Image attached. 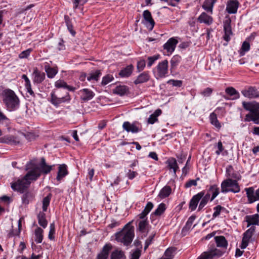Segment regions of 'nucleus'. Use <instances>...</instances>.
<instances>
[{
	"mask_svg": "<svg viewBox=\"0 0 259 259\" xmlns=\"http://www.w3.org/2000/svg\"><path fill=\"white\" fill-rule=\"evenodd\" d=\"M33 82L36 83H41L46 77V75L44 72L39 71L37 68H35L33 72Z\"/></svg>",
	"mask_w": 259,
	"mask_h": 259,
	"instance_id": "20",
	"label": "nucleus"
},
{
	"mask_svg": "<svg viewBox=\"0 0 259 259\" xmlns=\"http://www.w3.org/2000/svg\"><path fill=\"white\" fill-rule=\"evenodd\" d=\"M55 233V226L54 223H52L50 226V231L48 237L50 240H54L55 238L54 234Z\"/></svg>",
	"mask_w": 259,
	"mask_h": 259,
	"instance_id": "51",
	"label": "nucleus"
},
{
	"mask_svg": "<svg viewBox=\"0 0 259 259\" xmlns=\"http://www.w3.org/2000/svg\"><path fill=\"white\" fill-rule=\"evenodd\" d=\"M171 189L169 186H166L160 191L158 196L160 198H164L168 197L171 193Z\"/></svg>",
	"mask_w": 259,
	"mask_h": 259,
	"instance_id": "38",
	"label": "nucleus"
},
{
	"mask_svg": "<svg viewBox=\"0 0 259 259\" xmlns=\"http://www.w3.org/2000/svg\"><path fill=\"white\" fill-rule=\"evenodd\" d=\"M212 92V90L210 88L205 89L202 92L201 94L204 97L209 96Z\"/></svg>",
	"mask_w": 259,
	"mask_h": 259,
	"instance_id": "63",
	"label": "nucleus"
},
{
	"mask_svg": "<svg viewBox=\"0 0 259 259\" xmlns=\"http://www.w3.org/2000/svg\"><path fill=\"white\" fill-rule=\"evenodd\" d=\"M223 251L218 249L214 246L210 247L207 251L203 252L198 259H212L214 256H220Z\"/></svg>",
	"mask_w": 259,
	"mask_h": 259,
	"instance_id": "8",
	"label": "nucleus"
},
{
	"mask_svg": "<svg viewBox=\"0 0 259 259\" xmlns=\"http://www.w3.org/2000/svg\"><path fill=\"white\" fill-rule=\"evenodd\" d=\"M231 20L229 16L226 17L225 20L223 22L224 31L225 35L224 39L229 41L230 40V36L233 35L232 28L231 26Z\"/></svg>",
	"mask_w": 259,
	"mask_h": 259,
	"instance_id": "9",
	"label": "nucleus"
},
{
	"mask_svg": "<svg viewBox=\"0 0 259 259\" xmlns=\"http://www.w3.org/2000/svg\"><path fill=\"white\" fill-rule=\"evenodd\" d=\"M198 20L200 23H203L208 25H210L213 22L212 17L204 12L199 16Z\"/></svg>",
	"mask_w": 259,
	"mask_h": 259,
	"instance_id": "26",
	"label": "nucleus"
},
{
	"mask_svg": "<svg viewBox=\"0 0 259 259\" xmlns=\"http://www.w3.org/2000/svg\"><path fill=\"white\" fill-rule=\"evenodd\" d=\"M81 93L80 99L83 101L91 100L95 96V94L88 89H83L80 91Z\"/></svg>",
	"mask_w": 259,
	"mask_h": 259,
	"instance_id": "21",
	"label": "nucleus"
},
{
	"mask_svg": "<svg viewBox=\"0 0 259 259\" xmlns=\"http://www.w3.org/2000/svg\"><path fill=\"white\" fill-rule=\"evenodd\" d=\"M245 219L247 223V227L251 225H256L258 224L259 215L258 214L246 215Z\"/></svg>",
	"mask_w": 259,
	"mask_h": 259,
	"instance_id": "25",
	"label": "nucleus"
},
{
	"mask_svg": "<svg viewBox=\"0 0 259 259\" xmlns=\"http://www.w3.org/2000/svg\"><path fill=\"white\" fill-rule=\"evenodd\" d=\"M3 101L9 111L17 110L20 104V101L15 92L10 89H6L2 92Z\"/></svg>",
	"mask_w": 259,
	"mask_h": 259,
	"instance_id": "2",
	"label": "nucleus"
},
{
	"mask_svg": "<svg viewBox=\"0 0 259 259\" xmlns=\"http://www.w3.org/2000/svg\"><path fill=\"white\" fill-rule=\"evenodd\" d=\"M38 222L40 226L45 228L48 225V222L46 219V214L44 211L39 212L37 215Z\"/></svg>",
	"mask_w": 259,
	"mask_h": 259,
	"instance_id": "33",
	"label": "nucleus"
},
{
	"mask_svg": "<svg viewBox=\"0 0 259 259\" xmlns=\"http://www.w3.org/2000/svg\"><path fill=\"white\" fill-rule=\"evenodd\" d=\"M31 49H28L25 51L22 52L19 55L20 58H27L30 54L31 52Z\"/></svg>",
	"mask_w": 259,
	"mask_h": 259,
	"instance_id": "61",
	"label": "nucleus"
},
{
	"mask_svg": "<svg viewBox=\"0 0 259 259\" xmlns=\"http://www.w3.org/2000/svg\"><path fill=\"white\" fill-rule=\"evenodd\" d=\"M250 44L247 40L244 41L241 46L239 54L241 56L244 55L245 53L250 50Z\"/></svg>",
	"mask_w": 259,
	"mask_h": 259,
	"instance_id": "45",
	"label": "nucleus"
},
{
	"mask_svg": "<svg viewBox=\"0 0 259 259\" xmlns=\"http://www.w3.org/2000/svg\"><path fill=\"white\" fill-rule=\"evenodd\" d=\"M114 79V77L112 75L110 74H107L104 77H103L102 81V84L103 85H105L112 81Z\"/></svg>",
	"mask_w": 259,
	"mask_h": 259,
	"instance_id": "53",
	"label": "nucleus"
},
{
	"mask_svg": "<svg viewBox=\"0 0 259 259\" xmlns=\"http://www.w3.org/2000/svg\"><path fill=\"white\" fill-rule=\"evenodd\" d=\"M176 249L174 247L168 248L166 250L164 255L160 259H172L174 256Z\"/></svg>",
	"mask_w": 259,
	"mask_h": 259,
	"instance_id": "42",
	"label": "nucleus"
},
{
	"mask_svg": "<svg viewBox=\"0 0 259 259\" xmlns=\"http://www.w3.org/2000/svg\"><path fill=\"white\" fill-rule=\"evenodd\" d=\"M225 91L229 96L233 97L232 99H237L240 97L239 93L233 87L226 88Z\"/></svg>",
	"mask_w": 259,
	"mask_h": 259,
	"instance_id": "37",
	"label": "nucleus"
},
{
	"mask_svg": "<svg viewBox=\"0 0 259 259\" xmlns=\"http://www.w3.org/2000/svg\"><path fill=\"white\" fill-rule=\"evenodd\" d=\"M242 95L248 98L252 99L259 97V92L254 87H250L241 91Z\"/></svg>",
	"mask_w": 259,
	"mask_h": 259,
	"instance_id": "11",
	"label": "nucleus"
},
{
	"mask_svg": "<svg viewBox=\"0 0 259 259\" xmlns=\"http://www.w3.org/2000/svg\"><path fill=\"white\" fill-rule=\"evenodd\" d=\"M150 75L147 71H144L140 73L134 80V83L137 85L147 82L150 79Z\"/></svg>",
	"mask_w": 259,
	"mask_h": 259,
	"instance_id": "17",
	"label": "nucleus"
},
{
	"mask_svg": "<svg viewBox=\"0 0 259 259\" xmlns=\"http://www.w3.org/2000/svg\"><path fill=\"white\" fill-rule=\"evenodd\" d=\"M45 69L47 73L48 77L50 78H53L58 73L57 69L55 68L51 67L48 65H45Z\"/></svg>",
	"mask_w": 259,
	"mask_h": 259,
	"instance_id": "35",
	"label": "nucleus"
},
{
	"mask_svg": "<svg viewBox=\"0 0 259 259\" xmlns=\"http://www.w3.org/2000/svg\"><path fill=\"white\" fill-rule=\"evenodd\" d=\"M180 57L178 56H174L170 60V69L175 68L180 62Z\"/></svg>",
	"mask_w": 259,
	"mask_h": 259,
	"instance_id": "52",
	"label": "nucleus"
},
{
	"mask_svg": "<svg viewBox=\"0 0 259 259\" xmlns=\"http://www.w3.org/2000/svg\"><path fill=\"white\" fill-rule=\"evenodd\" d=\"M178 42V41L176 39L173 37L170 38L164 45L163 48L166 50L168 53L171 54L172 52L174 51Z\"/></svg>",
	"mask_w": 259,
	"mask_h": 259,
	"instance_id": "15",
	"label": "nucleus"
},
{
	"mask_svg": "<svg viewBox=\"0 0 259 259\" xmlns=\"http://www.w3.org/2000/svg\"><path fill=\"white\" fill-rule=\"evenodd\" d=\"M201 200L198 206V210H201L204 206L207 204L209 200L210 199V194L209 193H207L206 194L204 193V196L201 198Z\"/></svg>",
	"mask_w": 259,
	"mask_h": 259,
	"instance_id": "43",
	"label": "nucleus"
},
{
	"mask_svg": "<svg viewBox=\"0 0 259 259\" xmlns=\"http://www.w3.org/2000/svg\"><path fill=\"white\" fill-rule=\"evenodd\" d=\"M55 85L57 88H63L67 89L70 91H74L75 90V88L68 85L66 82L61 79L56 81L55 83Z\"/></svg>",
	"mask_w": 259,
	"mask_h": 259,
	"instance_id": "31",
	"label": "nucleus"
},
{
	"mask_svg": "<svg viewBox=\"0 0 259 259\" xmlns=\"http://www.w3.org/2000/svg\"><path fill=\"white\" fill-rule=\"evenodd\" d=\"M70 97L68 92H65L63 96L58 97L56 94L55 91H52L51 93V97L50 102L55 106L58 107L60 104L69 102L70 100Z\"/></svg>",
	"mask_w": 259,
	"mask_h": 259,
	"instance_id": "6",
	"label": "nucleus"
},
{
	"mask_svg": "<svg viewBox=\"0 0 259 259\" xmlns=\"http://www.w3.org/2000/svg\"><path fill=\"white\" fill-rule=\"evenodd\" d=\"M246 117L249 121H252L255 124H259V111L254 113L248 114Z\"/></svg>",
	"mask_w": 259,
	"mask_h": 259,
	"instance_id": "40",
	"label": "nucleus"
},
{
	"mask_svg": "<svg viewBox=\"0 0 259 259\" xmlns=\"http://www.w3.org/2000/svg\"><path fill=\"white\" fill-rule=\"evenodd\" d=\"M195 218V216L194 215H192L189 218L186 225L182 229V232H184L185 231H187L191 228Z\"/></svg>",
	"mask_w": 259,
	"mask_h": 259,
	"instance_id": "48",
	"label": "nucleus"
},
{
	"mask_svg": "<svg viewBox=\"0 0 259 259\" xmlns=\"http://www.w3.org/2000/svg\"><path fill=\"white\" fill-rule=\"evenodd\" d=\"M215 242L218 247L221 248L219 249L223 251V253L226 251L228 246V242L225 237L223 236H218L214 237Z\"/></svg>",
	"mask_w": 259,
	"mask_h": 259,
	"instance_id": "14",
	"label": "nucleus"
},
{
	"mask_svg": "<svg viewBox=\"0 0 259 259\" xmlns=\"http://www.w3.org/2000/svg\"><path fill=\"white\" fill-rule=\"evenodd\" d=\"M143 17L147 23L149 24L150 28L152 29L154 26L155 22L153 19L151 14L148 10H145L143 14Z\"/></svg>",
	"mask_w": 259,
	"mask_h": 259,
	"instance_id": "27",
	"label": "nucleus"
},
{
	"mask_svg": "<svg viewBox=\"0 0 259 259\" xmlns=\"http://www.w3.org/2000/svg\"><path fill=\"white\" fill-rule=\"evenodd\" d=\"M52 195L49 194L48 196L45 197L42 200V210L45 212L47 210L48 207L49 206L51 199Z\"/></svg>",
	"mask_w": 259,
	"mask_h": 259,
	"instance_id": "47",
	"label": "nucleus"
},
{
	"mask_svg": "<svg viewBox=\"0 0 259 259\" xmlns=\"http://www.w3.org/2000/svg\"><path fill=\"white\" fill-rule=\"evenodd\" d=\"M52 166L46 164L44 158H42L39 165H38L32 162H29L26 165V169L29 170L32 176V180L35 181L39 178L41 174H47L52 170Z\"/></svg>",
	"mask_w": 259,
	"mask_h": 259,
	"instance_id": "1",
	"label": "nucleus"
},
{
	"mask_svg": "<svg viewBox=\"0 0 259 259\" xmlns=\"http://www.w3.org/2000/svg\"><path fill=\"white\" fill-rule=\"evenodd\" d=\"M32 176L31 173L28 170V172L22 179H19L15 182L11 183V188L14 191H17L20 193H23L24 190L27 189L30 184V181Z\"/></svg>",
	"mask_w": 259,
	"mask_h": 259,
	"instance_id": "4",
	"label": "nucleus"
},
{
	"mask_svg": "<svg viewBox=\"0 0 259 259\" xmlns=\"http://www.w3.org/2000/svg\"><path fill=\"white\" fill-rule=\"evenodd\" d=\"M199 179L197 178L196 180H191L187 182L185 184V187L189 188L192 186H196L197 185V181L199 180Z\"/></svg>",
	"mask_w": 259,
	"mask_h": 259,
	"instance_id": "62",
	"label": "nucleus"
},
{
	"mask_svg": "<svg viewBox=\"0 0 259 259\" xmlns=\"http://www.w3.org/2000/svg\"><path fill=\"white\" fill-rule=\"evenodd\" d=\"M126 257L123 251L116 249L111 254V259H125Z\"/></svg>",
	"mask_w": 259,
	"mask_h": 259,
	"instance_id": "36",
	"label": "nucleus"
},
{
	"mask_svg": "<svg viewBox=\"0 0 259 259\" xmlns=\"http://www.w3.org/2000/svg\"><path fill=\"white\" fill-rule=\"evenodd\" d=\"M246 192V196L247 197L248 201L249 203H252L256 201L255 197V192L253 187L246 188L244 189Z\"/></svg>",
	"mask_w": 259,
	"mask_h": 259,
	"instance_id": "22",
	"label": "nucleus"
},
{
	"mask_svg": "<svg viewBox=\"0 0 259 259\" xmlns=\"http://www.w3.org/2000/svg\"><path fill=\"white\" fill-rule=\"evenodd\" d=\"M219 188L215 185H212L210 187L209 189L208 190L207 193H209L211 194V197L210 198V201H212L219 194L220 192Z\"/></svg>",
	"mask_w": 259,
	"mask_h": 259,
	"instance_id": "34",
	"label": "nucleus"
},
{
	"mask_svg": "<svg viewBox=\"0 0 259 259\" xmlns=\"http://www.w3.org/2000/svg\"><path fill=\"white\" fill-rule=\"evenodd\" d=\"M232 169H233L232 166L231 165H230L227 168L226 171H227V174L228 176L230 177L233 178L235 179H237L239 180L240 178L239 177H238L237 176V175L230 173V170Z\"/></svg>",
	"mask_w": 259,
	"mask_h": 259,
	"instance_id": "64",
	"label": "nucleus"
},
{
	"mask_svg": "<svg viewBox=\"0 0 259 259\" xmlns=\"http://www.w3.org/2000/svg\"><path fill=\"white\" fill-rule=\"evenodd\" d=\"M138 175V173L136 171H132L129 169L126 173V176L130 180H132L135 178Z\"/></svg>",
	"mask_w": 259,
	"mask_h": 259,
	"instance_id": "59",
	"label": "nucleus"
},
{
	"mask_svg": "<svg viewBox=\"0 0 259 259\" xmlns=\"http://www.w3.org/2000/svg\"><path fill=\"white\" fill-rule=\"evenodd\" d=\"M223 208V207H222L220 205H217V206H215L214 208V212L213 213V217H216L218 216L220 214L221 211V210Z\"/></svg>",
	"mask_w": 259,
	"mask_h": 259,
	"instance_id": "60",
	"label": "nucleus"
},
{
	"mask_svg": "<svg viewBox=\"0 0 259 259\" xmlns=\"http://www.w3.org/2000/svg\"><path fill=\"white\" fill-rule=\"evenodd\" d=\"M240 191V188L236 180L227 179L221 184V192L222 193L232 192L236 193Z\"/></svg>",
	"mask_w": 259,
	"mask_h": 259,
	"instance_id": "5",
	"label": "nucleus"
},
{
	"mask_svg": "<svg viewBox=\"0 0 259 259\" xmlns=\"http://www.w3.org/2000/svg\"><path fill=\"white\" fill-rule=\"evenodd\" d=\"M112 248L111 244H106L102 248V251L97 256V259H107L110 251Z\"/></svg>",
	"mask_w": 259,
	"mask_h": 259,
	"instance_id": "18",
	"label": "nucleus"
},
{
	"mask_svg": "<svg viewBox=\"0 0 259 259\" xmlns=\"http://www.w3.org/2000/svg\"><path fill=\"white\" fill-rule=\"evenodd\" d=\"M43 230L40 228H37L35 231V241L38 243H41L43 239Z\"/></svg>",
	"mask_w": 259,
	"mask_h": 259,
	"instance_id": "44",
	"label": "nucleus"
},
{
	"mask_svg": "<svg viewBox=\"0 0 259 259\" xmlns=\"http://www.w3.org/2000/svg\"><path fill=\"white\" fill-rule=\"evenodd\" d=\"M122 127L128 133H137L140 131L139 127L135 123H131L128 121L124 122Z\"/></svg>",
	"mask_w": 259,
	"mask_h": 259,
	"instance_id": "19",
	"label": "nucleus"
},
{
	"mask_svg": "<svg viewBox=\"0 0 259 259\" xmlns=\"http://www.w3.org/2000/svg\"><path fill=\"white\" fill-rule=\"evenodd\" d=\"M141 255V251L139 249H137L132 252L130 259H139Z\"/></svg>",
	"mask_w": 259,
	"mask_h": 259,
	"instance_id": "57",
	"label": "nucleus"
},
{
	"mask_svg": "<svg viewBox=\"0 0 259 259\" xmlns=\"http://www.w3.org/2000/svg\"><path fill=\"white\" fill-rule=\"evenodd\" d=\"M168 62L167 60L160 62L156 67V78H164L166 76L168 71Z\"/></svg>",
	"mask_w": 259,
	"mask_h": 259,
	"instance_id": "7",
	"label": "nucleus"
},
{
	"mask_svg": "<svg viewBox=\"0 0 259 259\" xmlns=\"http://www.w3.org/2000/svg\"><path fill=\"white\" fill-rule=\"evenodd\" d=\"M239 3L236 0H230L228 2L226 11L229 14H235L238 8Z\"/></svg>",
	"mask_w": 259,
	"mask_h": 259,
	"instance_id": "16",
	"label": "nucleus"
},
{
	"mask_svg": "<svg viewBox=\"0 0 259 259\" xmlns=\"http://www.w3.org/2000/svg\"><path fill=\"white\" fill-rule=\"evenodd\" d=\"M167 83L175 87H180L182 85V81L181 80L170 79L167 81Z\"/></svg>",
	"mask_w": 259,
	"mask_h": 259,
	"instance_id": "56",
	"label": "nucleus"
},
{
	"mask_svg": "<svg viewBox=\"0 0 259 259\" xmlns=\"http://www.w3.org/2000/svg\"><path fill=\"white\" fill-rule=\"evenodd\" d=\"M255 230V227L254 226H252L244 233L242 243L240 246V247L242 249H244L248 246L249 241L254 233Z\"/></svg>",
	"mask_w": 259,
	"mask_h": 259,
	"instance_id": "10",
	"label": "nucleus"
},
{
	"mask_svg": "<svg viewBox=\"0 0 259 259\" xmlns=\"http://www.w3.org/2000/svg\"><path fill=\"white\" fill-rule=\"evenodd\" d=\"M161 110L159 109L156 110L148 118V122L150 124H153L157 121V117L161 114Z\"/></svg>",
	"mask_w": 259,
	"mask_h": 259,
	"instance_id": "39",
	"label": "nucleus"
},
{
	"mask_svg": "<svg viewBox=\"0 0 259 259\" xmlns=\"http://www.w3.org/2000/svg\"><path fill=\"white\" fill-rule=\"evenodd\" d=\"M138 229L141 233H147L148 232V222L146 219L139 222Z\"/></svg>",
	"mask_w": 259,
	"mask_h": 259,
	"instance_id": "28",
	"label": "nucleus"
},
{
	"mask_svg": "<svg viewBox=\"0 0 259 259\" xmlns=\"http://www.w3.org/2000/svg\"><path fill=\"white\" fill-rule=\"evenodd\" d=\"M130 224L131 223L127 224L122 230L115 234L116 240L126 246L131 243L135 236L134 228Z\"/></svg>",
	"mask_w": 259,
	"mask_h": 259,
	"instance_id": "3",
	"label": "nucleus"
},
{
	"mask_svg": "<svg viewBox=\"0 0 259 259\" xmlns=\"http://www.w3.org/2000/svg\"><path fill=\"white\" fill-rule=\"evenodd\" d=\"M146 66V62L144 60L142 59L139 60L137 62V69L139 72L143 71L145 67Z\"/></svg>",
	"mask_w": 259,
	"mask_h": 259,
	"instance_id": "54",
	"label": "nucleus"
},
{
	"mask_svg": "<svg viewBox=\"0 0 259 259\" xmlns=\"http://www.w3.org/2000/svg\"><path fill=\"white\" fill-rule=\"evenodd\" d=\"M168 166L169 169H172L175 174H176L177 170L179 167L176 159L171 158L167 161Z\"/></svg>",
	"mask_w": 259,
	"mask_h": 259,
	"instance_id": "41",
	"label": "nucleus"
},
{
	"mask_svg": "<svg viewBox=\"0 0 259 259\" xmlns=\"http://www.w3.org/2000/svg\"><path fill=\"white\" fill-rule=\"evenodd\" d=\"M133 65L131 64L129 65L124 69H122L119 73V75L122 77H127L131 75L133 71Z\"/></svg>",
	"mask_w": 259,
	"mask_h": 259,
	"instance_id": "29",
	"label": "nucleus"
},
{
	"mask_svg": "<svg viewBox=\"0 0 259 259\" xmlns=\"http://www.w3.org/2000/svg\"><path fill=\"white\" fill-rule=\"evenodd\" d=\"M128 92V88L125 85L117 86L113 90V93L120 96H123Z\"/></svg>",
	"mask_w": 259,
	"mask_h": 259,
	"instance_id": "32",
	"label": "nucleus"
},
{
	"mask_svg": "<svg viewBox=\"0 0 259 259\" xmlns=\"http://www.w3.org/2000/svg\"><path fill=\"white\" fill-rule=\"evenodd\" d=\"M159 58V55H154L151 57H149L148 58V67H150L154 63V62L158 59Z\"/></svg>",
	"mask_w": 259,
	"mask_h": 259,
	"instance_id": "55",
	"label": "nucleus"
},
{
	"mask_svg": "<svg viewBox=\"0 0 259 259\" xmlns=\"http://www.w3.org/2000/svg\"><path fill=\"white\" fill-rule=\"evenodd\" d=\"M210 119L211 123L217 127H220L221 125L218 120L217 115L214 113H212L210 115Z\"/></svg>",
	"mask_w": 259,
	"mask_h": 259,
	"instance_id": "49",
	"label": "nucleus"
},
{
	"mask_svg": "<svg viewBox=\"0 0 259 259\" xmlns=\"http://www.w3.org/2000/svg\"><path fill=\"white\" fill-rule=\"evenodd\" d=\"M67 168V165L65 164L59 165L56 178L58 181H60L63 178L68 175V172Z\"/></svg>",
	"mask_w": 259,
	"mask_h": 259,
	"instance_id": "23",
	"label": "nucleus"
},
{
	"mask_svg": "<svg viewBox=\"0 0 259 259\" xmlns=\"http://www.w3.org/2000/svg\"><path fill=\"white\" fill-rule=\"evenodd\" d=\"M216 2L217 0H205L202 5V8L206 11L212 14L213 5Z\"/></svg>",
	"mask_w": 259,
	"mask_h": 259,
	"instance_id": "30",
	"label": "nucleus"
},
{
	"mask_svg": "<svg viewBox=\"0 0 259 259\" xmlns=\"http://www.w3.org/2000/svg\"><path fill=\"white\" fill-rule=\"evenodd\" d=\"M155 236V234L150 235L148 238L146 240L144 249L146 250L149 246V245L152 243L153 239Z\"/></svg>",
	"mask_w": 259,
	"mask_h": 259,
	"instance_id": "58",
	"label": "nucleus"
},
{
	"mask_svg": "<svg viewBox=\"0 0 259 259\" xmlns=\"http://www.w3.org/2000/svg\"><path fill=\"white\" fill-rule=\"evenodd\" d=\"M204 195V191H201L193 196L189 202V208L193 211L196 209L200 200Z\"/></svg>",
	"mask_w": 259,
	"mask_h": 259,
	"instance_id": "12",
	"label": "nucleus"
},
{
	"mask_svg": "<svg viewBox=\"0 0 259 259\" xmlns=\"http://www.w3.org/2000/svg\"><path fill=\"white\" fill-rule=\"evenodd\" d=\"M165 210V204L160 203L157 209L154 211V214L156 215H160Z\"/></svg>",
	"mask_w": 259,
	"mask_h": 259,
	"instance_id": "50",
	"label": "nucleus"
},
{
	"mask_svg": "<svg viewBox=\"0 0 259 259\" xmlns=\"http://www.w3.org/2000/svg\"><path fill=\"white\" fill-rule=\"evenodd\" d=\"M0 143L16 145L18 144L19 141L16 137L13 136L6 135L0 138Z\"/></svg>",
	"mask_w": 259,
	"mask_h": 259,
	"instance_id": "24",
	"label": "nucleus"
},
{
	"mask_svg": "<svg viewBox=\"0 0 259 259\" xmlns=\"http://www.w3.org/2000/svg\"><path fill=\"white\" fill-rule=\"evenodd\" d=\"M101 73L100 70H96L94 72L91 73L87 76V80L89 81H91L92 80H94L97 81L99 79V77L100 76Z\"/></svg>",
	"mask_w": 259,
	"mask_h": 259,
	"instance_id": "46",
	"label": "nucleus"
},
{
	"mask_svg": "<svg viewBox=\"0 0 259 259\" xmlns=\"http://www.w3.org/2000/svg\"><path fill=\"white\" fill-rule=\"evenodd\" d=\"M242 105L243 108L248 111L250 112V113H254L257 111H259V103L255 102H242Z\"/></svg>",
	"mask_w": 259,
	"mask_h": 259,
	"instance_id": "13",
	"label": "nucleus"
}]
</instances>
